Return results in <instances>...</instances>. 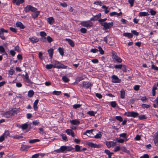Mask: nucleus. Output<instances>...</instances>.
Returning <instances> with one entry per match:
<instances>
[{"instance_id": "f257e3e1", "label": "nucleus", "mask_w": 158, "mask_h": 158, "mask_svg": "<svg viewBox=\"0 0 158 158\" xmlns=\"http://www.w3.org/2000/svg\"><path fill=\"white\" fill-rule=\"evenodd\" d=\"M112 58L114 61L115 62L120 63L122 61V60L117 55L116 52L112 51L111 52Z\"/></svg>"}, {"instance_id": "f03ea898", "label": "nucleus", "mask_w": 158, "mask_h": 158, "mask_svg": "<svg viewBox=\"0 0 158 158\" xmlns=\"http://www.w3.org/2000/svg\"><path fill=\"white\" fill-rule=\"evenodd\" d=\"M101 24L102 26H103V29L105 30L109 29L112 27L113 25V22L108 23L106 22H104L103 23H101Z\"/></svg>"}, {"instance_id": "7ed1b4c3", "label": "nucleus", "mask_w": 158, "mask_h": 158, "mask_svg": "<svg viewBox=\"0 0 158 158\" xmlns=\"http://www.w3.org/2000/svg\"><path fill=\"white\" fill-rule=\"evenodd\" d=\"M81 24L85 27H91L93 25L92 23L90 21H82L81 23Z\"/></svg>"}, {"instance_id": "20e7f679", "label": "nucleus", "mask_w": 158, "mask_h": 158, "mask_svg": "<svg viewBox=\"0 0 158 158\" xmlns=\"http://www.w3.org/2000/svg\"><path fill=\"white\" fill-rule=\"evenodd\" d=\"M125 114L127 117H132L135 118L139 114L137 112L131 111L126 113Z\"/></svg>"}, {"instance_id": "39448f33", "label": "nucleus", "mask_w": 158, "mask_h": 158, "mask_svg": "<svg viewBox=\"0 0 158 158\" xmlns=\"http://www.w3.org/2000/svg\"><path fill=\"white\" fill-rule=\"evenodd\" d=\"M8 31L5 30L3 28H1L0 29V37L3 40H5L6 39L4 35V33H7Z\"/></svg>"}, {"instance_id": "423d86ee", "label": "nucleus", "mask_w": 158, "mask_h": 158, "mask_svg": "<svg viewBox=\"0 0 158 158\" xmlns=\"http://www.w3.org/2000/svg\"><path fill=\"white\" fill-rule=\"evenodd\" d=\"M67 66L64 65L63 64H61L59 62L57 63L56 65H54L53 66L54 68H56L57 69H66Z\"/></svg>"}, {"instance_id": "0eeeda50", "label": "nucleus", "mask_w": 158, "mask_h": 158, "mask_svg": "<svg viewBox=\"0 0 158 158\" xmlns=\"http://www.w3.org/2000/svg\"><path fill=\"white\" fill-rule=\"evenodd\" d=\"M111 78H112V81L113 83H120L121 81V80L119 79L116 75H113Z\"/></svg>"}, {"instance_id": "6e6552de", "label": "nucleus", "mask_w": 158, "mask_h": 158, "mask_svg": "<svg viewBox=\"0 0 158 158\" xmlns=\"http://www.w3.org/2000/svg\"><path fill=\"white\" fill-rule=\"evenodd\" d=\"M87 144L89 147L91 148H100L101 146L100 145H97L94 144L92 142H88L87 143Z\"/></svg>"}, {"instance_id": "1a4fd4ad", "label": "nucleus", "mask_w": 158, "mask_h": 158, "mask_svg": "<svg viewBox=\"0 0 158 158\" xmlns=\"http://www.w3.org/2000/svg\"><path fill=\"white\" fill-rule=\"evenodd\" d=\"M15 110L14 111H7L5 115V117L7 118H9L10 117L12 116L15 113Z\"/></svg>"}, {"instance_id": "9d476101", "label": "nucleus", "mask_w": 158, "mask_h": 158, "mask_svg": "<svg viewBox=\"0 0 158 158\" xmlns=\"http://www.w3.org/2000/svg\"><path fill=\"white\" fill-rule=\"evenodd\" d=\"M65 151H66V146H62L60 149L55 150V152L57 153L63 152Z\"/></svg>"}, {"instance_id": "9b49d317", "label": "nucleus", "mask_w": 158, "mask_h": 158, "mask_svg": "<svg viewBox=\"0 0 158 158\" xmlns=\"http://www.w3.org/2000/svg\"><path fill=\"white\" fill-rule=\"evenodd\" d=\"M29 39L32 44L36 43L39 41V39L36 37H31L29 38Z\"/></svg>"}, {"instance_id": "f8f14e48", "label": "nucleus", "mask_w": 158, "mask_h": 158, "mask_svg": "<svg viewBox=\"0 0 158 158\" xmlns=\"http://www.w3.org/2000/svg\"><path fill=\"white\" fill-rule=\"evenodd\" d=\"M101 16V14L100 13H99L98 15L94 16L90 19V21H95L98 19L100 18Z\"/></svg>"}, {"instance_id": "ddd939ff", "label": "nucleus", "mask_w": 158, "mask_h": 158, "mask_svg": "<svg viewBox=\"0 0 158 158\" xmlns=\"http://www.w3.org/2000/svg\"><path fill=\"white\" fill-rule=\"evenodd\" d=\"M70 122L71 124L74 125H78L80 123L79 120L77 119L70 120Z\"/></svg>"}, {"instance_id": "4468645a", "label": "nucleus", "mask_w": 158, "mask_h": 158, "mask_svg": "<svg viewBox=\"0 0 158 158\" xmlns=\"http://www.w3.org/2000/svg\"><path fill=\"white\" fill-rule=\"evenodd\" d=\"M24 2V0H13V3H16L17 6H19L21 4L23 3Z\"/></svg>"}, {"instance_id": "2eb2a0df", "label": "nucleus", "mask_w": 158, "mask_h": 158, "mask_svg": "<svg viewBox=\"0 0 158 158\" xmlns=\"http://www.w3.org/2000/svg\"><path fill=\"white\" fill-rule=\"evenodd\" d=\"M16 25L17 27H19L20 29H23L25 27L23 25L21 22H17Z\"/></svg>"}, {"instance_id": "dca6fc26", "label": "nucleus", "mask_w": 158, "mask_h": 158, "mask_svg": "<svg viewBox=\"0 0 158 158\" xmlns=\"http://www.w3.org/2000/svg\"><path fill=\"white\" fill-rule=\"evenodd\" d=\"M28 125L27 123L19 125L18 126L19 128H21L23 130H25L28 127Z\"/></svg>"}, {"instance_id": "f3484780", "label": "nucleus", "mask_w": 158, "mask_h": 158, "mask_svg": "<svg viewBox=\"0 0 158 158\" xmlns=\"http://www.w3.org/2000/svg\"><path fill=\"white\" fill-rule=\"evenodd\" d=\"M31 15L32 17L35 19L39 15L40 11H36Z\"/></svg>"}, {"instance_id": "a211bd4d", "label": "nucleus", "mask_w": 158, "mask_h": 158, "mask_svg": "<svg viewBox=\"0 0 158 158\" xmlns=\"http://www.w3.org/2000/svg\"><path fill=\"white\" fill-rule=\"evenodd\" d=\"M29 146L25 144H22L21 147V150L23 151L26 150L30 148Z\"/></svg>"}, {"instance_id": "6ab92c4d", "label": "nucleus", "mask_w": 158, "mask_h": 158, "mask_svg": "<svg viewBox=\"0 0 158 158\" xmlns=\"http://www.w3.org/2000/svg\"><path fill=\"white\" fill-rule=\"evenodd\" d=\"M47 20L50 24L52 25L54 22V19L52 17H50L47 19Z\"/></svg>"}, {"instance_id": "aec40b11", "label": "nucleus", "mask_w": 158, "mask_h": 158, "mask_svg": "<svg viewBox=\"0 0 158 158\" xmlns=\"http://www.w3.org/2000/svg\"><path fill=\"white\" fill-rule=\"evenodd\" d=\"M65 40L67 41L69 43V45H70V46L72 47H74L75 45L74 43V42L72 40H71L69 39H65Z\"/></svg>"}, {"instance_id": "412c9836", "label": "nucleus", "mask_w": 158, "mask_h": 158, "mask_svg": "<svg viewBox=\"0 0 158 158\" xmlns=\"http://www.w3.org/2000/svg\"><path fill=\"white\" fill-rule=\"evenodd\" d=\"M82 84L83 86L86 88H88L91 86L90 83L85 81H83Z\"/></svg>"}, {"instance_id": "4be33fe9", "label": "nucleus", "mask_w": 158, "mask_h": 158, "mask_svg": "<svg viewBox=\"0 0 158 158\" xmlns=\"http://www.w3.org/2000/svg\"><path fill=\"white\" fill-rule=\"evenodd\" d=\"M39 102V100L36 99V100L34 103L33 105V108L35 110H36L38 109V107L37 105Z\"/></svg>"}, {"instance_id": "5701e85b", "label": "nucleus", "mask_w": 158, "mask_h": 158, "mask_svg": "<svg viewBox=\"0 0 158 158\" xmlns=\"http://www.w3.org/2000/svg\"><path fill=\"white\" fill-rule=\"evenodd\" d=\"M122 15V13L121 12H120L119 13H117L115 12H113L110 13V15L111 16H112L115 15H117L118 16H120L121 15Z\"/></svg>"}, {"instance_id": "b1692460", "label": "nucleus", "mask_w": 158, "mask_h": 158, "mask_svg": "<svg viewBox=\"0 0 158 158\" xmlns=\"http://www.w3.org/2000/svg\"><path fill=\"white\" fill-rule=\"evenodd\" d=\"M123 35L129 38H131L132 37L133 35L132 34L130 33H125L123 34Z\"/></svg>"}, {"instance_id": "393cba45", "label": "nucleus", "mask_w": 158, "mask_h": 158, "mask_svg": "<svg viewBox=\"0 0 158 158\" xmlns=\"http://www.w3.org/2000/svg\"><path fill=\"white\" fill-rule=\"evenodd\" d=\"M48 52L49 53V55L51 58H52V57L53 50L52 48H50L48 50Z\"/></svg>"}, {"instance_id": "a878e982", "label": "nucleus", "mask_w": 158, "mask_h": 158, "mask_svg": "<svg viewBox=\"0 0 158 158\" xmlns=\"http://www.w3.org/2000/svg\"><path fill=\"white\" fill-rule=\"evenodd\" d=\"M125 92L124 89H122L120 91V97L121 98H124L125 96Z\"/></svg>"}, {"instance_id": "bb28decb", "label": "nucleus", "mask_w": 158, "mask_h": 158, "mask_svg": "<svg viewBox=\"0 0 158 158\" xmlns=\"http://www.w3.org/2000/svg\"><path fill=\"white\" fill-rule=\"evenodd\" d=\"M149 15V14L148 12H140L139 13V16H145Z\"/></svg>"}, {"instance_id": "cd10ccee", "label": "nucleus", "mask_w": 158, "mask_h": 158, "mask_svg": "<svg viewBox=\"0 0 158 158\" xmlns=\"http://www.w3.org/2000/svg\"><path fill=\"white\" fill-rule=\"evenodd\" d=\"M157 89V86L156 85H154L152 89V94L153 96H155L156 94L155 90Z\"/></svg>"}, {"instance_id": "c85d7f7f", "label": "nucleus", "mask_w": 158, "mask_h": 158, "mask_svg": "<svg viewBox=\"0 0 158 158\" xmlns=\"http://www.w3.org/2000/svg\"><path fill=\"white\" fill-rule=\"evenodd\" d=\"M154 140L155 145L156 146L158 145V135L155 136Z\"/></svg>"}, {"instance_id": "c756f323", "label": "nucleus", "mask_w": 158, "mask_h": 158, "mask_svg": "<svg viewBox=\"0 0 158 158\" xmlns=\"http://www.w3.org/2000/svg\"><path fill=\"white\" fill-rule=\"evenodd\" d=\"M40 141V140L38 139H35L32 140H30L29 141V142L30 143H34Z\"/></svg>"}, {"instance_id": "7c9ffc66", "label": "nucleus", "mask_w": 158, "mask_h": 158, "mask_svg": "<svg viewBox=\"0 0 158 158\" xmlns=\"http://www.w3.org/2000/svg\"><path fill=\"white\" fill-rule=\"evenodd\" d=\"M25 78L26 79L25 80L26 82L29 83H31V81L29 78L28 75L27 73H26L25 74Z\"/></svg>"}, {"instance_id": "2f4dec72", "label": "nucleus", "mask_w": 158, "mask_h": 158, "mask_svg": "<svg viewBox=\"0 0 158 158\" xmlns=\"http://www.w3.org/2000/svg\"><path fill=\"white\" fill-rule=\"evenodd\" d=\"M127 134L126 133H123L120 134L119 135V136L120 137L125 138L126 139V141H127L128 139H127Z\"/></svg>"}, {"instance_id": "473e14b6", "label": "nucleus", "mask_w": 158, "mask_h": 158, "mask_svg": "<svg viewBox=\"0 0 158 158\" xmlns=\"http://www.w3.org/2000/svg\"><path fill=\"white\" fill-rule=\"evenodd\" d=\"M58 51L60 53V54L61 56H63L64 55V49L63 48L59 47L58 48Z\"/></svg>"}, {"instance_id": "72a5a7b5", "label": "nucleus", "mask_w": 158, "mask_h": 158, "mask_svg": "<svg viewBox=\"0 0 158 158\" xmlns=\"http://www.w3.org/2000/svg\"><path fill=\"white\" fill-rule=\"evenodd\" d=\"M62 79L65 82H68L69 81V79L67 77L64 76L62 77Z\"/></svg>"}, {"instance_id": "f704fd0d", "label": "nucleus", "mask_w": 158, "mask_h": 158, "mask_svg": "<svg viewBox=\"0 0 158 158\" xmlns=\"http://www.w3.org/2000/svg\"><path fill=\"white\" fill-rule=\"evenodd\" d=\"M31 6L27 5L24 8V10L26 12H27L31 10Z\"/></svg>"}, {"instance_id": "c9c22d12", "label": "nucleus", "mask_w": 158, "mask_h": 158, "mask_svg": "<svg viewBox=\"0 0 158 158\" xmlns=\"http://www.w3.org/2000/svg\"><path fill=\"white\" fill-rule=\"evenodd\" d=\"M34 94V92L33 90H30L28 91V96L29 97H32Z\"/></svg>"}, {"instance_id": "e433bc0d", "label": "nucleus", "mask_w": 158, "mask_h": 158, "mask_svg": "<svg viewBox=\"0 0 158 158\" xmlns=\"http://www.w3.org/2000/svg\"><path fill=\"white\" fill-rule=\"evenodd\" d=\"M102 136V134L101 132H99L98 134H96L94 138L96 139L100 138Z\"/></svg>"}, {"instance_id": "4c0bfd02", "label": "nucleus", "mask_w": 158, "mask_h": 158, "mask_svg": "<svg viewBox=\"0 0 158 158\" xmlns=\"http://www.w3.org/2000/svg\"><path fill=\"white\" fill-rule=\"evenodd\" d=\"M96 113V112L93 111H89L87 112L88 114H89L91 116H94Z\"/></svg>"}, {"instance_id": "58836bf2", "label": "nucleus", "mask_w": 158, "mask_h": 158, "mask_svg": "<svg viewBox=\"0 0 158 158\" xmlns=\"http://www.w3.org/2000/svg\"><path fill=\"white\" fill-rule=\"evenodd\" d=\"M61 135L62 137V139L64 140L65 141H68L67 137L64 134H61Z\"/></svg>"}, {"instance_id": "ea45409f", "label": "nucleus", "mask_w": 158, "mask_h": 158, "mask_svg": "<svg viewBox=\"0 0 158 158\" xmlns=\"http://www.w3.org/2000/svg\"><path fill=\"white\" fill-rule=\"evenodd\" d=\"M83 79V78L82 77H78L76 78V82L77 83Z\"/></svg>"}, {"instance_id": "a19ab883", "label": "nucleus", "mask_w": 158, "mask_h": 158, "mask_svg": "<svg viewBox=\"0 0 158 158\" xmlns=\"http://www.w3.org/2000/svg\"><path fill=\"white\" fill-rule=\"evenodd\" d=\"M54 65L53 64H47L46 66V68L48 69H50L53 67Z\"/></svg>"}, {"instance_id": "79ce46f5", "label": "nucleus", "mask_w": 158, "mask_h": 158, "mask_svg": "<svg viewBox=\"0 0 158 158\" xmlns=\"http://www.w3.org/2000/svg\"><path fill=\"white\" fill-rule=\"evenodd\" d=\"M139 118L140 120H142L146 119L147 117L144 115H142L139 116Z\"/></svg>"}, {"instance_id": "37998d69", "label": "nucleus", "mask_w": 158, "mask_h": 158, "mask_svg": "<svg viewBox=\"0 0 158 158\" xmlns=\"http://www.w3.org/2000/svg\"><path fill=\"white\" fill-rule=\"evenodd\" d=\"M13 138L15 139H19L22 138H23V137L22 136L16 135L13 136Z\"/></svg>"}, {"instance_id": "c03bdc74", "label": "nucleus", "mask_w": 158, "mask_h": 158, "mask_svg": "<svg viewBox=\"0 0 158 158\" xmlns=\"http://www.w3.org/2000/svg\"><path fill=\"white\" fill-rule=\"evenodd\" d=\"M109 38H110V37L108 35L104 37L103 40L105 42L106 44L107 43V40Z\"/></svg>"}, {"instance_id": "a18cd8bd", "label": "nucleus", "mask_w": 158, "mask_h": 158, "mask_svg": "<svg viewBox=\"0 0 158 158\" xmlns=\"http://www.w3.org/2000/svg\"><path fill=\"white\" fill-rule=\"evenodd\" d=\"M47 40L48 42L51 43L53 41V39L50 36H48L47 37Z\"/></svg>"}, {"instance_id": "49530a36", "label": "nucleus", "mask_w": 158, "mask_h": 158, "mask_svg": "<svg viewBox=\"0 0 158 158\" xmlns=\"http://www.w3.org/2000/svg\"><path fill=\"white\" fill-rule=\"evenodd\" d=\"M75 151L76 152L81 151V150H80V147L78 145H76L75 146Z\"/></svg>"}, {"instance_id": "de8ad7c7", "label": "nucleus", "mask_w": 158, "mask_h": 158, "mask_svg": "<svg viewBox=\"0 0 158 158\" xmlns=\"http://www.w3.org/2000/svg\"><path fill=\"white\" fill-rule=\"evenodd\" d=\"M122 67H123V64L116 65L114 66L116 69H121Z\"/></svg>"}, {"instance_id": "09e8293b", "label": "nucleus", "mask_w": 158, "mask_h": 158, "mask_svg": "<svg viewBox=\"0 0 158 158\" xmlns=\"http://www.w3.org/2000/svg\"><path fill=\"white\" fill-rule=\"evenodd\" d=\"M66 151H71L72 150L74 149V148L71 146H66Z\"/></svg>"}, {"instance_id": "8fccbe9b", "label": "nucleus", "mask_w": 158, "mask_h": 158, "mask_svg": "<svg viewBox=\"0 0 158 158\" xmlns=\"http://www.w3.org/2000/svg\"><path fill=\"white\" fill-rule=\"evenodd\" d=\"M122 71L124 72H126L127 71V67L125 65H123V67L122 68Z\"/></svg>"}, {"instance_id": "3c124183", "label": "nucleus", "mask_w": 158, "mask_h": 158, "mask_svg": "<svg viewBox=\"0 0 158 158\" xmlns=\"http://www.w3.org/2000/svg\"><path fill=\"white\" fill-rule=\"evenodd\" d=\"M116 141L119 143H123L124 142V139H119L118 138H117L116 139Z\"/></svg>"}, {"instance_id": "603ef678", "label": "nucleus", "mask_w": 158, "mask_h": 158, "mask_svg": "<svg viewBox=\"0 0 158 158\" xmlns=\"http://www.w3.org/2000/svg\"><path fill=\"white\" fill-rule=\"evenodd\" d=\"M40 35L42 37H45L47 35V34L44 31H42L40 33Z\"/></svg>"}, {"instance_id": "864d4df0", "label": "nucleus", "mask_w": 158, "mask_h": 158, "mask_svg": "<svg viewBox=\"0 0 158 158\" xmlns=\"http://www.w3.org/2000/svg\"><path fill=\"white\" fill-rule=\"evenodd\" d=\"M115 118L120 122L122 121L123 120V118L120 116H116L115 117Z\"/></svg>"}, {"instance_id": "5fc2aeb1", "label": "nucleus", "mask_w": 158, "mask_h": 158, "mask_svg": "<svg viewBox=\"0 0 158 158\" xmlns=\"http://www.w3.org/2000/svg\"><path fill=\"white\" fill-rule=\"evenodd\" d=\"M117 105V104L115 102L113 101L111 102V105L113 107H115Z\"/></svg>"}, {"instance_id": "6e6d98bb", "label": "nucleus", "mask_w": 158, "mask_h": 158, "mask_svg": "<svg viewBox=\"0 0 158 158\" xmlns=\"http://www.w3.org/2000/svg\"><path fill=\"white\" fill-rule=\"evenodd\" d=\"M98 48L99 49L98 51L100 52V54L102 55L104 54V52L102 49V48L100 46H99Z\"/></svg>"}, {"instance_id": "4d7b16f0", "label": "nucleus", "mask_w": 158, "mask_h": 158, "mask_svg": "<svg viewBox=\"0 0 158 158\" xmlns=\"http://www.w3.org/2000/svg\"><path fill=\"white\" fill-rule=\"evenodd\" d=\"M73 132V131L71 129H67L66 130V132L67 133V134L68 135H70Z\"/></svg>"}, {"instance_id": "13d9d810", "label": "nucleus", "mask_w": 158, "mask_h": 158, "mask_svg": "<svg viewBox=\"0 0 158 158\" xmlns=\"http://www.w3.org/2000/svg\"><path fill=\"white\" fill-rule=\"evenodd\" d=\"M81 105L79 104H75L73 105V107L74 108L76 109L78 108H80Z\"/></svg>"}, {"instance_id": "bf43d9fd", "label": "nucleus", "mask_w": 158, "mask_h": 158, "mask_svg": "<svg viewBox=\"0 0 158 158\" xmlns=\"http://www.w3.org/2000/svg\"><path fill=\"white\" fill-rule=\"evenodd\" d=\"M151 69L155 70H158V67L156 66L154 64H152V65Z\"/></svg>"}, {"instance_id": "052dcab7", "label": "nucleus", "mask_w": 158, "mask_h": 158, "mask_svg": "<svg viewBox=\"0 0 158 158\" xmlns=\"http://www.w3.org/2000/svg\"><path fill=\"white\" fill-rule=\"evenodd\" d=\"M149 13L151 14V15H155L156 14V11L152 10V9L151 10L149 11Z\"/></svg>"}, {"instance_id": "680f3d73", "label": "nucleus", "mask_w": 158, "mask_h": 158, "mask_svg": "<svg viewBox=\"0 0 158 158\" xmlns=\"http://www.w3.org/2000/svg\"><path fill=\"white\" fill-rule=\"evenodd\" d=\"M81 32L83 33H86L87 31V30L84 28H82L80 29Z\"/></svg>"}, {"instance_id": "e2e57ef3", "label": "nucleus", "mask_w": 158, "mask_h": 158, "mask_svg": "<svg viewBox=\"0 0 158 158\" xmlns=\"http://www.w3.org/2000/svg\"><path fill=\"white\" fill-rule=\"evenodd\" d=\"M39 58L41 60H42L43 58V54L41 52H40L39 53Z\"/></svg>"}, {"instance_id": "0e129e2a", "label": "nucleus", "mask_w": 158, "mask_h": 158, "mask_svg": "<svg viewBox=\"0 0 158 158\" xmlns=\"http://www.w3.org/2000/svg\"><path fill=\"white\" fill-rule=\"evenodd\" d=\"M129 3L130 4V6L131 7L133 6L134 3V0H128Z\"/></svg>"}, {"instance_id": "69168bd1", "label": "nucleus", "mask_w": 158, "mask_h": 158, "mask_svg": "<svg viewBox=\"0 0 158 158\" xmlns=\"http://www.w3.org/2000/svg\"><path fill=\"white\" fill-rule=\"evenodd\" d=\"M39 123V122L38 120H37L33 122V125L35 126L38 125Z\"/></svg>"}, {"instance_id": "338daca9", "label": "nucleus", "mask_w": 158, "mask_h": 158, "mask_svg": "<svg viewBox=\"0 0 158 158\" xmlns=\"http://www.w3.org/2000/svg\"><path fill=\"white\" fill-rule=\"evenodd\" d=\"M139 85H135L134 87V89L136 91H138L139 90Z\"/></svg>"}, {"instance_id": "774afa93", "label": "nucleus", "mask_w": 158, "mask_h": 158, "mask_svg": "<svg viewBox=\"0 0 158 158\" xmlns=\"http://www.w3.org/2000/svg\"><path fill=\"white\" fill-rule=\"evenodd\" d=\"M140 158H149V155L148 154H144L143 156L140 157Z\"/></svg>"}]
</instances>
